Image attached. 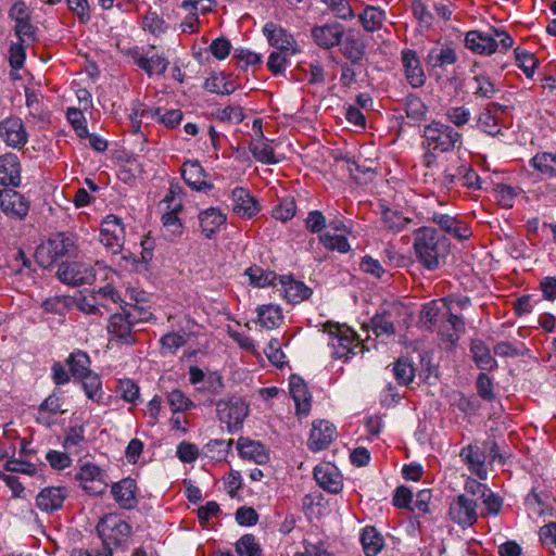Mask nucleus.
<instances>
[{
	"label": "nucleus",
	"instance_id": "nucleus-64",
	"mask_svg": "<svg viewBox=\"0 0 556 556\" xmlns=\"http://www.w3.org/2000/svg\"><path fill=\"white\" fill-rule=\"evenodd\" d=\"M187 340L184 334L179 332H168L164 334L161 340L162 350L165 353L175 354L177 350L186 344Z\"/></svg>",
	"mask_w": 556,
	"mask_h": 556
},
{
	"label": "nucleus",
	"instance_id": "nucleus-12",
	"mask_svg": "<svg viewBox=\"0 0 556 556\" xmlns=\"http://www.w3.org/2000/svg\"><path fill=\"white\" fill-rule=\"evenodd\" d=\"M263 34L268 43L278 51L289 55H294L300 52L293 36L281 26L273 22L266 23L263 27Z\"/></svg>",
	"mask_w": 556,
	"mask_h": 556
},
{
	"label": "nucleus",
	"instance_id": "nucleus-25",
	"mask_svg": "<svg viewBox=\"0 0 556 556\" xmlns=\"http://www.w3.org/2000/svg\"><path fill=\"white\" fill-rule=\"evenodd\" d=\"M21 163L14 153L0 155V185L4 187H18L22 182Z\"/></svg>",
	"mask_w": 556,
	"mask_h": 556
},
{
	"label": "nucleus",
	"instance_id": "nucleus-27",
	"mask_svg": "<svg viewBox=\"0 0 556 556\" xmlns=\"http://www.w3.org/2000/svg\"><path fill=\"white\" fill-rule=\"evenodd\" d=\"M336 437V427L326 420H319L313 424L308 447L311 451L317 452L328 447Z\"/></svg>",
	"mask_w": 556,
	"mask_h": 556
},
{
	"label": "nucleus",
	"instance_id": "nucleus-2",
	"mask_svg": "<svg viewBox=\"0 0 556 556\" xmlns=\"http://www.w3.org/2000/svg\"><path fill=\"white\" fill-rule=\"evenodd\" d=\"M514 46L513 37L504 28H490L489 33L470 30L465 36V47L481 55L505 53Z\"/></svg>",
	"mask_w": 556,
	"mask_h": 556
},
{
	"label": "nucleus",
	"instance_id": "nucleus-47",
	"mask_svg": "<svg viewBox=\"0 0 556 556\" xmlns=\"http://www.w3.org/2000/svg\"><path fill=\"white\" fill-rule=\"evenodd\" d=\"M516 65L525 73L528 78H532L538 67L539 61L536 56L520 48L515 49Z\"/></svg>",
	"mask_w": 556,
	"mask_h": 556
},
{
	"label": "nucleus",
	"instance_id": "nucleus-28",
	"mask_svg": "<svg viewBox=\"0 0 556 556\" xmlns=\"http://www.w3.org/2000/svg\"><path fill=\"white\" fill-rule=\"evenodd\" d=\"M458 56L455 48L450 43L438 42L427 53L426 62L432 68H445L457 62Z\"/></svg>",
	"mask_w": 556,
	"mask_h": 556
},
{
	"label": "nucleus",
	"instance_id": "nucleus-58",
	"mask_svg": "<svg viewBox=\"0 0 556 556\" xmlns=\"http://www.w3.org/2000/svg\"><path fill=\"white\" fill-rule=\"evenodd\" d=\"M483 505V517L497 516L503 507V498L494 493L491 489L488 490L480 498Z\"/></svg>",
	"mask_w": 556,
	"mask_h": 556
},
{
	"label": "nucleus",
	"instance_id": "nucleus-3",
	"mask_svg": "<svg viewBox=\"0 0 556 556\" xmlns=\"http://www.w3.org/2000/svg\"><path fill=\"white\" fill-rule=\"evenodd\" d=\"M413 248L417 260L429 270L437 269L444 247L440 243L438 231L432 227H420L414 231Z\"/></svg>",
	"mask_w": 556,
	"mask_h": 556
},
{
	"label": "nucleus",
	"instance_id": "nucleus-61",
	"mask_svg": "<svg viewBox=\"0 0 556 556\" xmlns=\"http://www.w3.org/2000/svg\"><path fill=\"white\" fill-rule=\"evenodd\" d=\"M232 440L228 442L224 440H211L204 445V453L214 460H222L226 457L227 450L231 445Z\"/></svg>",
	"mask_w": 556,
	"mask_h": 556
},
{
	"label": "nucleus",
	"instance_id": "nucleus-24",
	"mask_svg": "<svg viewBox=\"0 0 556 556\" xmlns=\"http://www.w3.org/2000/svg\"><path fill=\"white\" fill-rule=\"evenodd\" d=\"M109 302L113 304L122 302L119 292L110 285L99 288L93 292L92 303L85 299L80 304V308L87 314H96L100 312L101 307H106Z\"/></svg>",
	"mask_w": 556,
	"mask_h": 556
},
{
	"label": "nucleus",
	"instance_id": "nucleus-26",
	"mask_svg": "<svg viewBox=\"0 0 556 556\" xmlns=\"http://www.w3.org/2000/svg\"><path fill=\"white\" fill-rule=\"evenodd\" d=\"M66 497V488L47 486L38 493L36 497V505L41 511L52 513L62 508Z\"/></svg>",
	"mask_w": 556,
	"mask_h": 556
},
{
	"label": "nucleus",
	"instance_id": "nucleus-33",
	"mask_svg": "<svg viewBox=\"0 0 556 556\" xmlns=\"http://www.w3.org/2000/svg\"><path fill=\"white\" fill-rule=\"evenodd\" d=\"M249 283L254 288L278 287V275L275 271L264 269L260 266H251L244 270Z\"/></svg>",
	"mask_w": 556,
	"mask_h": 556
},
{
	"label": "nucleus",
	"instance_id": "nucleus-46",
	"mask_svg": "<svg viewBox=\"0 0 556 556\" xmlns=\"http://www.w3.org/2000/svg\"><path fill=\"white\" fill-rule=\"evenodd\" d=\"M374 332L377 336H391L395 332L393 312L383 311L376 314L371 319Z\"/></svg>",
	"mask_w": 556,
	"mask_h": 556
},
{
	"label": "nucleus",
	"instance_id": "nucleus-9",
	"mask_svg": "<svg viewBox=\"0 0 556 556\" xmlns=\"http://www.w3.org/2000/svg\"><path fill=\"white\" fill-rule=\"evenodd\" d=\"M56 275L62 282L70 286L90 285L96 278L93 267L83 262L62 263Z\"/></svg>",
	"mask_w": 556,
	"mask_h": 556
},
{
	"label": "nucleus",
	"instance_id": "nucleus-40",
	"mask_svg": "<svg viewBox=\"0 0 556 556\" xmlns=\"http://www.w3.org/2000/svg\"><path fill=\"white\" fill-rule=\"evenodd\" d=\"M366 556H376L383 547V538L374 527H366L361 534Z\"/></svg>",
	"mask_w": 556,
	"mask_h": 556
},
{
	"label": "nucleus",
	"instance_id": "nucleus-30",
	"mask_svg": "<svg viewBox=\"0 0 556 556\" xmlns=\"http://www.w3.org/2000/svg\"><path fill=\"white\" fill-rule=\"evenodd\" d=\"M199 222L203 236L213 238L227 222V216L218 207H208L199 213Z\"/></svg>",
	"mask_w": 556,
	"mask_h": 556
},
{
	"label": "nucleus",
	"instance_id": "nucleus-53",
	"mask_svg": "<svg viewBox=\"0 0 556 556\" xmlns=\"http://www.w3.org/2000/svg\"><path fill=\"white\" fill-rule=\"evenodd\" d=\"M84 111L85 110L81 109L68 108L66 112V117L79 138H86L89 136Z\"/></svg>",
	"mask_w": 556,
	"mask_h": 556
},
{
	"label": "nucleus",
	"instance_id": "nucleus-51",
	"mask_svg": "<svg viewBox=\"0 0 556 556\" xmlns=\"http://www.w3.org/2000/svg\"><path fill=\"white\" fill-rule=\"evenodd\" d=\"M518 193V188L505 184H500L494 189V198L497 204L503 208L513 207Z\"/></svg>",
	"mask_w": 556,
	"mask_h": 556
},
{
	"label": "nucleus",
	"instance_id": "nucleus-62",
	"mask_svg": "<svg viewBox=\"0 0 556 556\" xmlns=\"http://www.w3.org/2000/svg\"><path fill=\"white\" fill-rule=\"evenodd\" d=\"M216 118L228 124H239L244 118L243 109L240 105H228L217 110Z\"/></svg>",
	"mask_w": 556,
	"mask_h": 556
},
{
	"label": "nucleus",
	"instance_id": "nucleus-38",
	"mask_svg": "<svg viewBox=\"0 0 556 556\" xmlns=\"http://www.w3.org/2000/svg\"><path fill=\"white\" fill-rule=\"evenodd\" d=\"M249 150L253 157L264 164H275L278 160L275 156L273 147L264 138L263 134L257 139H253L249 144Z\"/></svg>",
	"mask_w": 556,
	"mask_h": 556
},
{
	"label": "nucleus",
	"instance_id": "nucleus-10",
	"mask_svg": "<svg viewBox=\"0 0 556 556\" xmlns=\"http://www.w3.org/2000/svg\"><path fill=\"white\" fill-rule=\"evenodd\" d=\"M79 485L91 495L102 494L108 486L105 472L96 464L86 463L76 475Z\"/></svg>",
	"mask_w": 556,
	"mask_h": 556
},
{
	"label": "nucleus",
	"instance_id": "nucleus-32",
	"mask_svg": "<svg viewBox=\"0 0 556 556\" xmlns=\"http://www.w3.org/2000/svg\"><path fill=\"white\" fill-rule=\"evenodd\" d=\"M381 222L386 230L392 233H399L405 230L413 220L404 216L403 213L397 210L382 206Z\"/></svg>",
	"mask_w": 556,
	"mask_h": 556
},
{
	"label": "nucleus",
	"instance_id": "nucleus-11",
	"mask_svg": "<svg viewBox=\"0 0 556 556\" xmlns=\"http://www.w3.org/2000/svg\"><path fill=\"white\" fill-rule=\"evenodd\" d=\"M125 239V230L122 220L115 215L104 218L100 229V241L112 253L121 252Z\"/></svg>",
	"mask_w": 556,
	"mask_h": 556
},
{
	"label": "nucleus",
	"instance_id": "nucleus-15",
	"mask_svg": "<svg viewBox=\"0 0 556 556\" xmlns=\"http://www.w3.org/2000/svg\"><path fill=\"white\" fill-rule=\"evenodd\" d=\"M401 63L407 84L412 88H420L426 83V73L415 50L404 49L401 52Z\"/></svg>",
	"mask_w": 556,
	"mask_h": 556
},
{
	"label": "nucleus",
	"instance_id": "nucleus-14",
	"mask_svg": "<svg viewBox=\"0 0 556 556\" xmlns=\"http://www.w3.org/2000/svg\"><path fill=\"white\" fill-rule=\"evenodd\" d=\"M277 283V291L290 304L302 303L312 295V289L292 275L279 276Z\"/></svg>",
	"mask_w": 556,
	"mask_h": 556
},
{
	"label": "nucleus",
	"instance_id": "nucleus-52",
	"mask_svg": "<svg viewBox=\"0 0 556 556\" xmlns=\"http://www.w3.org/2000/svg\"><path fill=\"white\" fill-rule=\"evenodd\" d=\"M393 375L399 384L407 386L414 380L415 369L409 361L400 358L393 365Z\"/></svg>",
	"mask_w": 556,
	"mask_h": 556
},
{
	"label": "nucleus",
	"instance_id": "nucleus-31",
	"mask_svg": "<svg viewBox=\"0 0 556 556\" xmlns=\"http://www.w3.org/2000/svg\"><path fill=\"white\" fill-rule=\"evenodd\" d=\"M289 391L294 401L298 415L306 416L311 409L312 397L304 380L298 376H291Z\"/></svg>",
	"mask_w": 556,
	"mask_h": 556
},
{
	"label": "nucleus",
	"instance_id": "nucleus-34",
	"mask_svg": "<svg viewBox=\"0 0 556 556\" xmlns=\"http://www.w3.org/2000/svg\"><path fill=\"white\" fill-rule=\"evenodd\" d=\"M470 352L477 367L481 370H493L497 367L496 359L491 355L490 349L482 340H472Z\"/></svg>",
	"mask_w": 556,
	"mask_h": 556
},
{
	"label": "nucleus",
	"instance_id": "nucleus-59",
	"mask_svg": "<svg viewBox=\"0 0 556 556\" xmlns=\"http://www.w3.org/2000/svg\"><path fill=\"white\" fill-rule=\"evenodd\" d=\"M186 12L197 16L206 15L216 7L215 0H184L180 5Z\"/></svg>",
	"mask_w": 556,
	"mask_h": 556
},
{
	"label": "nucleus",
	"instance_id": "nucleus-16",
	"mask_svg": "<svg viewBox=\"0 0 556 556\" xmlns=\"http://www.w3.org/2000/svg\"><path fill=\"white\" fill-rule=\"evenodd\" d=\"M232 212L243 219L253 218L261 205L255 197L245 188L236 187L231 192Z\"/></svg>",
	"mask_w": 556,
	"mask_h": 556
},
{
	"label": "nucleus",
	"instance_id": "nucleus-36",
	"mask_svg": "<svg viewBox=\"0 0 556 556\" xmlns=\"http://www.w3.org/2000/svg\"><path fill=\"white\" fill-rule=\"evenodd\" d=\"M257 323L266 329L277 328L283 320L282 311L279 305L264 304L256 308Z\"/></svg>",
	"mask_w": 556,
	"mask_h": 556
},
{
	"label": "nucleus",
	"instance_id": "nucleus-55",
	"mask_svg": "<svg viewBox=\"0 0 556 556\" xmlns=\"http://www.w3.org/2000/svg\"><path fill=\"white\" fill-rule=\"evenodd\" d=\"M477 126L479 129L491 136H495L501 131L498 118L490 109H485L479 114Z\"/></svg>",
	"mask_w": 556,
	"mask_h": 556
},
{
	"label": "nucleus",
	"instance_id": "nucleus-45",
	"mask_svg": "<svg viewBox=\"0 0 556 556\" xmlns=\"http://www.w3.org/2000/svg\"><path fill=\"white\" fill-rule=\"evenodd\" d=\"M318 239L323 247L329 251L348 253L351 250V245L348 241V238L343 233H331V231L329 230L319 235Z\"/></svg>",
	"mask_w": 556,
	"mask_h": 556
},
{
	"label": "nucleus",
	"instance_id": "nucleus-60",
	"mask_svg": "<svg viewBox=\"0 0 556 556\" xmlns=\"http://www.w3.org/2000/svg\"><path fill=\"white\" fill-rule=\"evenodd\" d=\"M168 211L162 216L163 225L170 228L174 233L180 232L182 224L178 217V213L182 208V203L179 201L173 205H167Z\"/></svg>",
	"mask_w": 556,
	"mask_h": 556
},
{
	"label": "nucleus",
	"instance_id": "nucleus-35",
	"mask_svg": "<svg viewBox=\"0 0 556 556\" xmlns=\"http://www.w3.org/2000/svg\"><path fill=\"white\" fill-rule=\"evenodd\" d=\"M136 482L132 479H123L112 486L114 500L123 508H131L135 504Z\"/></svg>",
	"mask_w": 556,
	"mask_h": 556
},
{
	"label": "nucleus",
	"instance_id": "nucleus-63",
	"mask_svg": "<svg viewBox=\"0 0 556 556\" xmlns=\"http://www.w3.org/2000/svg\"><path fill=\"white\" fill-rule=\"evenodd\" d=\"M445 116L447 122L456 127H462L470 121L471 112L464 105L451 106L446 110Z\"/></svg>",
	"mask_w": 556,
	"mask_h": 556
},
{
	"label": "nucleus",
	"instance_id": "nucleus-48",
	"mask_svg": "<svg viewBox=\"0 0 556 556\" xmlns=\"http://www.w3.org/2000/svg\"><path fill=\"white\" fill-rule=\"evenodd\" d=\"M204 87L207 91L218 94H230L235 91L233 84L228 81L227 77L222 73L213 74L206 78Z\"/></svg>",
	"mask_w": 556,
	"mask_h": 556
},
{
	"label": "nucleus",
	"instance_id": "nucleus-54",
	"mask_svg": "<svg viewBox=\"0 0 556 556\" xmlns=\"http://www.w3.org/2000/svg\"><path fill=\"white\" fill-rule=\"evenodd\" d=\"M167 403L174 414L189 410L194 406V403L178 389H175L167 394Z\"/></svg>",
	"mask_w": 556,
	"mask_h": 556
},
{
	"label": "nucleus",
	"instance_id": "nucleus-20",
	"mask_svg": "<svg viewBox=\"0 0 556 556\" xmlns=\"http://www.w3.org/2000/svg\"><path fill=\"white\" fill-rule=\"evenodd\" d=\"M344 28L339 23L314 26L311 30L313 41L321 49H331L340 45Z\"/></svg>",
	"mask_w": 556,
	"mask_h": 556
},
{
	"label": "nucleus",
	"instance_id": "nucleus-56",
	"mask_svg": "<svg viewBox=\"0 0 556 556\" xmlns=\"http://www.w3.org/2000/svg\"><path fill=\"white\" fill-rule=\"evenodd\" d=\"M117 305H119L122 311H124V313L127 315L129 320L134 324V326L137 325L138 323L148 321L152 316L151 312H149L148 309H146L142 306H139L138 303L129 304V303H125L122 300V302L118 303Z\"/></svg>",
	"mask_w": 556,
	"mask_h": 556
},
{
	"label": "nucleus",
	"instance_id": "nucleus-4",
	"mask_svg": "<svg viewBox=\"0 0 556 556\" xmlns=\"http://www.w3.org/2000/svg\"><path fill=\"white\" fill-rule=\"evenodd\" d=\"M78 252L77 239L72 233L52 235L36 249V260L42 267L51 266L58 258L75 256Z\"/></svg>",
	"mask_w": 556,
	"mask_h": 556
},
{
	"label": "nucleus",
	"instance_id": "nucleus-37",
	"mask_svg": "<svg viewBox=\"0 0 556 556\" xmlns=\"http://www.w3.org/2000/svg\"><path fill=\"white\" fill-rule=\"evenodd\" d=\"M168 64L169 62L165 55L163 53L154 52V47L152 46L147 50L146 58L140 70L146 72L149 76L162 75L166 72Z\"/></svg>",
	"mask_w": 556,
	"mask_h": 556
},
{
	"label": "nucleus",
	"instance_id": "nucleus-41",
	"mask_svg": "<svg viewBox=\"0 0 556 556\" xmlns=\"http://www.w3.org/2000/svg\"><path fill=\"white\" fill-rule=\"evenodd\" d=\"M386 13L378 7H367L359 14V21L366 31H376L381 28Z\"/></svg>",
	"mask_w": 556,
	"mask_h": 556
},
{
	"label": "nucleus",
	"instance_id": "nucleus-17",
	"mask_svg": "<svg viewBox=\"0 0 556 556\" xmlns=\"http://www.w3.org/2000/svg\"><path fill=\"white\" fill-rule=\"evenodd\" d=\"M180 173L185 182L194 191L207 192L214 188V185L207 180V174L199 161H186Z\"/></svg>",
	"mask_w": 556,
	"mask_h": 556
},
{
	"label": "nucleus",
	"instance_id": "nucleus-23",
	"mask_svg": "<svg viewBox=\"0 0 556 556\" xmlns=\"http://www.w3.org/2000/svg\"><path fill=\"white\" fill-rule=\"evenodd\" d=\"M459 456L468 470L477 476L479 480L488 479L486 455L482 448L478 445L469 444L460 450Z\"/></svg>",
	"mask_w": 556,
	"mask_h": 556
},
{
	"label": "nucleus",
	"instance_id": "nucleus-5",
	"mask_svg": "<svg viewBox=\"0 0 556 556\" xmlns=\"http://www.w3.org/2000/svg\"><path fill=\"white\" fill-rule=\"evenodd\" d=\"M422 147L438 150L441 153L453 151L462 141V134L452 126L439 121H432L425 126Z\"/></svg>",
	"mask_w": 556,
	"mask_h": 556
},
{
	"label": "nucleus",
	"instance_id": "nucleus-29",
	"mask_svg": "<svg viewBox=\"0 0 556 556\" xmlns=\"http://www.w3.org/2000/svg\"><path fill=\"white\" fill-rule=\"evenodd\" d=\"M238 454L242 459L265 464L268 459V453L264 444L249 438L241 437L237 440Z\"/></svg>",
	"mask_w": 556,
	"mask_h": 556
},
{
	"label": "nucleus",
	"instance_id": "nucleus-21",
	"mask_svg": "<svg viewBox=\"0 0 556 556\" xmlns=\"http://www.w3.org/2000/svg\"><path fill=\"white\" fill-rule=\"evenodd\" d=\"M431 220L440 227L442 231L459 241L467 240L472 236L470 227L462 219L443 213H433Z\"/></svg>",
	"mask_w": 556,
	"mask_h": 556
},
{
	"label": "nucleus",
	"instance_id": "nucleus-57",
	"mask_svg": "<svg viewBox=\"0 0 556 556\" xmlns=\"http://www.w3.org/2000/svg\"><path fill=\"white\" fill-rule=\"evenodd\" d=\"M116 393L127 403L135 404L140 395L138 384L131 379H121L116 387Z\"/></svg>",
	"mask_w": 556,
	"mask_h": 556
},
{
	"label": "nucleus",
	"instance_id": "nucleus-8",
	"mask_svg": "<svg viewBox=\"0 0 556 556\" xmlns=\"http://www.w3.org/2000/svg\"><path fill=\"white\" fill-rule=\"evenodd\" d=\"M447 518L463 530L472 527L479 518L477 501L467 494L455 496L450 502Z\"/></svg>",
	"mask_w": 556,
	"mask_h": 556
},
{
	"label": "nucleus",
	"instance_id": "nucleus-50",
	"mask_svg": "<svg viewBox=\"0 0 556 556\" xmlns=\"http://www.w3.org/2000/svg\"><path fill=\"white\" fill-rule=\"evenodd\" d=\"M236 552L239 556H263V551L253 534L241 536L236 543Z\"/></svg>",
	"mask_w": 556,
	"mask_h": 556
},
{
	"label": "nucleus",
	"instance_id": "nucleus-6",
	"mask_svg": "<svg viewBox=\"0 0 556 556\" xmlns=\"http://www.w3.org/2000/svg\"><path fill=\"white\" fill-rule=\"evenodd\" d=\"M216 416L225 424L228 432L236 433L241 430L249 415V404L240 396L231 395L215 402Z\"/></svg>",
	"mask_w": 556,
	"mask_h": 556
},
{
	"label": "nucleus",
	"instance_id": "nucleus-42",
	"mask_svg": "<svg viewBox=\"0 0 556 556\" xmlns=\"http://www.w3.org/2000/svg\"><path fill=\"white\" fill-rule=\"evenodd\" d=\"M85 442V427L83 425L71 426L64 437L63 447L67 453H79Z\"/></svg>",
	"mask_w": 556,
	"mask_h": 556
},
{
	"label": "nucleus",
	"instance_id": "nucleus-18",
	"mask_svg": "<svg viewBox=\"0 0 556 556\" xmlns=\"http://www.w3.org/2000/svg\"><path fill=\"white\" fill-rule=\"evenodd\" d=\"M0 137L12 148H20L27 143L28 134L20 117L10 116L0 123Z\"/></svg>",
	"mask_w": 556,
	"mask_h": 556
},
{
	"label": "nucleus",
	"instance_id": "nucleus-13",
	"mask_svg": "<svg viewBox=\"0 0 556 556\" xmlns=\"http://www.w3.org/2000/svg\"><path fill=\"white\" fill-rule=\"evenodd\" d=\"M30 207L29 200L14 189L0 191V208L9 217L24 219Z\"/></svg>",
	"mask_w": 556,
	"mask_h": 556
},
{
	"label": "nucleus",
	"instance_id": "nucleus-22",
	"mask_svg": "<svg viewBox=\"0 0 556 556\" xmlns=\"http://www.w3.org/2000/svg\"><path fill=\"white\" fill-rule=\"evenodd\" d=\"M314 478L318 485L332 494H338L343 488L342 476L330 463H323L315 467Z\"/></svg>",
	"mask_w": 556,
	"mask_h": 556
},
{
	"label": "nucleus",
	"instance_id": "nucleus-1",
	"mask_svg": "<svg viewBox=\"0 0 556 556\" xmlns=\"http://www.w3.org/2000/svg\"><path fill=\"white\" fill-rule=\"evenodd\" d=\"M97 531L102 539L103 549H74L72 556H113L111 546L126 543L131 527L121 515L108 514L98 523Z\"/></svg>",
	"mask_w": 556,
	"mask_h": 556
},
{
	"label": "nucleus",
	"instance_id": "nucleus-39",
	"mask_svg": "<svg viewBox=\"0 0 556 556\" xmlns=\"http://www.w3.org/2000/svg\"><path fill=\"white\" fill-rule=\"evenodd\" d=\"M530 165L546 178H556V153L539 152L531 160Z\"/></svg>",
	"mask_w": 556,
	"mask_h": 556
},
{
	"label": "nucleus",
	"instance_id": "nucleus-44",
	"mask_svg": "<svg viewBox=\"0 0 556 556\" xmlns=\"http://www.w3.org/2000/svg\"><path fill=\"white\" fill-rule=\"evenodd\" d=\"M88 399L99 402L102 397V381L98 374L89 371L78 378Z\"/></svg>",
	"mask_w": 556,
	"mask_h": 556
},
{
	"label": "nucleus",
	"instance_id": "nucleus-43",
	"mask_svg": "<svg viewBox=\"0 0 556 556\" xmlns=\"http://www.w3.org/2000/svg\"><path fill=\"white\" fill-rule=\"evenodd\" d=\"M66 363L70 367L71 374L75 378H79L80 376L90 371V357L86 352L81 350L72 352L68 355Z\"/></svg>",
	"mask_w": 556,
	"mask_h": 556
},
{
	"label": "nucleus",
	"instance_id": "nucleus-49",
	"mask_svg": "<svg viewBox=\"0 0 556 556\" xmlns=\"http://www.w3.org/2000/svg\"><path fill=\"white\" fill-rule=\"evenodd\" d=\"M63 400L61 395L56 393L50 394L39 406L38 414L39 419L46 420L48 417L62 414L64 409H62Z\"/></svg>",
	"mask_w": 556,
	"mask_h": 556
},
{
	"label": "nucleus",
	"instance_id": "nucleus-7",
	"mask_svg": "<svg viewBox=\"0 0 556 556\" xmlns=\"http://www.w3.org/2000/svg\"><path fill=\"white\" fill-rule=\"evenodd\" d=\"M325 331L328 333V345L331 348V356L348 359L354 355L355 349H359L357 333L346 326L327 324Z\"/></svg>",
	"mask_w": 556,
	"mask_h": 556
},
{
	"label": "nucleus",
	"instance_id": "nucleus-19",
	"mask_svg": "<svg viewBox=\"0 0 556 556\" xmlns=\"http://www.w3.org/2000/svg\"><path fill=\"white\" fill-rule=\"evenodd\" d=\"M134 324L129 320L127 315L122 313L113 314L108 323L106 329L111 340H115L122 344L135 343V333L132 331Z\"/></svg>",
	"mask_w": 556,
	"mask_h": 556
}]
</instances>
